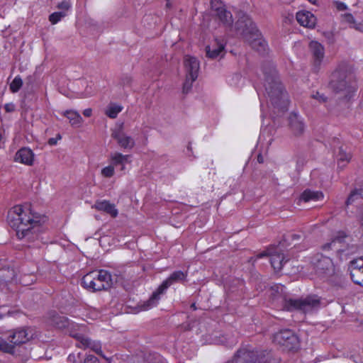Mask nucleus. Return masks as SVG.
Wrapping results in <instances>:
<instances>
[{
	"label": "nucleus",
	"instance_id": "obj_1",
	"mask_svg": "<svg viewBox=\"0 0 363 363\" xmlns=\"http://www.w3.org/2000/svg\"><path fill=\"white\" fill-rule=\"evenodd\" d=\"M7 222L19 240L30 242L40 238V215L33 212L30 203L11 208L8 212Z\"/></svg>",
	"mask_w": 363,
	"mask_h": 363
},
{
	"label": "nucleus",
	"instance_id": "obj_2",
	"mask_svg": "<svg viewBox=\"0 0 363 363\" xmlns=\"http://www.w3.org/2000/svg\"><path fill=\"white\" fill-rule=\"evenodd\" d=\"M329 86L338 95V99L349 102L357 89L352 67L345 62L339 64L330 75Z\"/></svg>",
	"mask_w": 363,
	"mask_h": 363
},
{
	"label": "nucleus",
	"instance_id": "obj_3",
	"mask_svg": "<svg viewBox=\"0 0 363 363\" xmlns=\"http://www.w3.org/2000/svg\"><path fill=\"white\" fill-rule=\"evenodd\" d=\"M48 322L50 325H54L60 329L67 328L69 335L76 340L75 345L84 350L90 349L99 355H102L101 345L98 341H94L82 333L85 326L76 325L71 323L65 316L58 315L53 311L49 313Z\"/></svg>",
	"mask_w": 363,
	"mask_h": 363
},
{
	"label": "nucleus",
	"instance_id": "obj_4",
	"mask_svg": "<svg viewBox=\"0 0 363 363\" xmlns=\"http://www.w3.org/2000/svg\"><path fill=\"white\" fill-rule=\"evenodd\" d=\"M263 73L264 87L271 104L274 107L284 111L288 106V97L279 81L277 70L272 65L268 64L263 67Z\"/></svg>",
	"mask_w": 363,
	"mask_h": 363
},
{
	"label": "nucleus",
	"instance_id": "obj_5",
	"mask_svg": "<svg viewBox=\"0 0 363 363\" xmlns=\"http://www.w3.org/2000/svg\"><path fill=\"white\" fill-rule=\"evenodd\" d=\"M188 272H183L181 270L172 272L169 277H167L157 289V291L154 292L150 298L141 303L139 307L140 311H147L157 306L160 300V294H163L170 286L175 283H184L186 281Z\"/></svg>",
	"mask_w": 363,
	"mask_h": 363
},
{
	"label": "nucleus",
	"instance_id": "obj_6",
	"mask_svg": "<svg viewBox=\"0 0 363 363\" xmlns=\"http://www.w3.org/2000/svg\"><path fill=\"white\" fill-rule=\"evenodd\" d=\"M82 285L92 291L106 290L112 285L111 275L103 269L92 271L82 277Z\"/></svg>",
	"mask_w": 363,
	"mask_h": 363
},
{
	"label": "nucleus",
	"instance_id": "obj_7",
	"mask_svg": "<svg viewBox=\"0 0 363 363\" xmlns=\"http://www.w3.org/2000/svg\"><path fill=\"white\" fill-rule=\"evenodd\" d=\"M324 250H334L346 255L353 254L358 250V246L352 236L344 232H338L330 242L323 246Z\"/></svg>",
	"mask_w": 363,
	"mask_h": 363
},
{
	"label": "nucleus",
	"instance_id": "obj_8",
	"mask_svg": "<svg viewBox=\"0 0 363 363\" xmlns=\"http://www.w3.org/2000/svg\"><path fill=\"white\" fill-rule=\"evenodd\" d=\"M320 305V298L316 295H310L306 298L285 300L284 307L287 311H300L308 313L318 309Z\"/></svg>",
	"mask_w": 363,
	"mask_h": 363
},
{
	"label": "nucleus",
	"instance_id": "obj_9",
	"mask_svg": "<svg viewBox=\"0 0 363 363\" xmlns=\"http://www.w3.org/2000/svg\"><path fill=\"white\" fill-rule=\"evenodd\" d=\"M311 264L315 274L320 278H326L334 273V264L332 259L321 253H318L312 257Z\"/></svg>",
	"mask_w": 363,
	"mask_h": 363
},
{
	"label": "nucleus",
	"instance_id": "obj_10",
	"mask_svg": "<svg viewBox=\"0 0 363 363\" xmlns=\"http://www.w3.org/2000/svg\"><path fill=\"white\" fill-rule=\"evenodd\" d=\"M273 342L282 347L285 350H297L299 347V339L297 335L289 329H283L273 335Z\"/></svg>",
	"mask_w": 363,
	"mask_h": 363
},
{
	"label": "nucleus",
	"instance_id": "obj_11",
	"mask_svg": "<svg viewBox=\"0 0 363 363\" xmlns=\"http://www.w3.org/2000/svg\"><path fill=\"white\" fill-rule=\"evenodd\" d=\"M268 358L264 351L239 350L228 363H266Z\"/></svg>",
	"mask_w": 363,
	"mask_h": 363
},
{
	"label": "nucleus",
	"instance_id": "obj_12",
	"mask_svg": "<svg viewBox=\"0 0 363 363\" xmlns=\"http://www.w3.org/2000/svg\"><path fill=\"white\" fill-rule=\"evenodd\" d=\"M184 67L186 77L183 85V92L186 94L191 90L193 82L198 77L199 62L196 58L186 55L184 57Z\"/></svg>",
	"mask_w": 363,
	"mask_h": 363
},
{
	"label": "nucleus",
	"instance_id": "obj_13",
	"mask_svg": "<svg viewBox=\"0 0 363 363\" xmlns=\"http://www.w3.org/2000/svg\"><path fill=\"white\" fill-rule=\"evenodd\" d=\"M308 49L311 55L313 70L318 72L323 62L325 48L319 42L312 40L309 43Z\"/></svg>",
	"mask_w": 363,
	"mask_h": 363
},
{
	"label": "nucleus",
	"instance_id": "obj_14",
	"mask_svg": "<svg viewBox=\"0 0 363 363\" xmlns=\"http://www.w3.org/2000/svg\"><path fill=\"white\" fill-rule=\"evenodd\" d=\"M111 137L123 149L130 150H132L135 145V141L134 138L125 133L123 124L111 130Z\"/></svg>",
	"mask_w": 363,
	"mask_h": 363
},
{
	"label": "nucleus",
	"instance_id": "obj_15",
	"mask_svg": "<svg viewBox=\"0 0 363 363\" xmlns=\"http://www.w3.org/2000/svg\"><path fill=\"white\" fill-rule=\"evenodd\" d=\"M256 28L255 23L246 15L240 16L235 24V29L238 34L242 35L244 39Z\"/></svg>",
	"mask_w": 363,
	"mask_h": 363
},
{
	"label": "nucleus",
	"instance_id": "obj_16",
	"mask_svg": "<svg viewBox=\"0 0 363 363\" xmlns=\"http://www.w3.org/2000/svg\"><path fill=\"white\" fill-rule=\"evenodd\" d=\"M245 40L250 44L252 49L257 52L264 53L266 51L267 44L257 28L251 32Z\"/></svg>",
	"mask_w": 363,
	"mask_h": 363
},
{
	"label": "nucleus",
	"instance_id": "obj_17",
	"mask_svg": "<svg viewBox=\"0 0 363 363\" xmlns=\"http://www.w3.org/2000/svg\"><path fill=\"white\" fill-rule=\"evenodd\" d=\"M349 269L352 281L363 286V257H359L350 262Z\"/></svg>",
	"mask_w": 363,
	"mask_h": 363
},
{
	"label": "nucleus",
	"instance_id": "obj_18",
	"mask_svg": "<svg viewBox=\"0 0 363 363\" xmlns=\"http://www.w3.org/2000/svg\"><path fill=\"white\" fill-rule=\"evenodd\" d=\"M264 256H270V262L272 267L275 271H280L288 260L284 259V255L277 250L272 252L271 250L267 249L266 251L259 253L257 257L262 258Z\"/></svg>",
	"mask_w": 363,
	"mask_h": 363
},
{
	"label": "nucleus",
	"instance_id": "obj_19",
	"mask_svg": "<svg viewBox=\"0 0 363 363\" xmlns=\"http://www.w3.org/2000/svg\"><path fill=\"white\" fill-rule=\"evenodd\" d=\"M34 333L31 328H18L10 336L11 342L15 345L23 344L33 338Z\"/></svg>",
	"mask_w": 363,
	"mask_h": 363
},
{
	"label": "nucleus",
	"instance_id": "obj_20",
	"mask_svg": "<svg viewBox=\"0 0 363 363\" xmlns=\"http://www.w3.org/2000/svg\"><path fill=\"white\" fill-rule=\"evenodd\" d=\"M225 46L223 40L216 38L211 45L206 46V56L211 59L223 57L225 55Z\"/></svg>",
	"mask_w": 363,
	"mask_h": 363
},
{
	"label": "nucleus",
	"instance_id": "obj_21",
	"mask_svg": "<svg viewBox=\"0 0 363 363\" xmlns=\"http://www.w3.org/2000/svg\"><path fill=\"white\" fill-rule=\"evenodd\" d=\"M296 18L301 26L309 28H313L316 23V18L310 11H298L296 13Z\"/></svg>",
	"mask_w": 363,
	"mask_h": 363
},
{
	"label": "nucleus",
	"instance_id": "obj_22",
	"mask_svg": "<svg viewBox=\"0 0 363 363\" xmlns=\"http://www.w3.org/2000/svg\"><path fill=\"white\" fill-rule=\"evenodd\" d=\"M289 121L290 128L294 135H299L303 133L305 125L301 117L298 114L291 113L289 118Z\"/></svg>",
	"mask_w": 363,
	"mask_h": 363
},
{
	"label": "nucleus",
	"instance_id": "obj_23",
	"mask_svg": "<svg viewBox=\"0 0 363 363\" xmlns=\"http://www.w3.org/2000/svg\"><path fill=\"white\" fill-rule=\"evenodd\" d=\"M214 15L225 27L232 29L233 23V16L225 6L216 9V12Z\"/></svg>",
	"mask_w": 363,
	"mask_h": 363
},
{
	"label": "nucleus",
	"instance_id": "obj_24",
	"mask_svg": "<svg viewBox=\"0 0 363 363\" xmlns=\"http://www.w3.org/2000/svg\"><path fill=\"white\" fill-rule=\"evenodd\" d=\"M34 159V154L29 148L23 147L20 149L15 155V161L26 165H32Z\"/></svg>",
	"mask_w": 363,
	"mask_h": 363
},
{
	"label": "nucleus",
	"instance_id": "obj_25",
	"mask_svg": "<svg viewBox=\"0 0 363 363\" xmlns=\"http://www.w3.org/2000/svg\"><path fill=\"white\" fill-rule=\"evenodd\" d=\"M130 156L128 155H123L116 152L111 155V162L113 167L121 166V170L123 171L125 168V164L130 162Z\"/></svg>",
	"mask_w": 363,
	"mask_h": 363
},
{
	"label": "nucleus",
	"instance_id": "obj_26",
	"mask_svg": "<svg viewBox=\"0 0 363 363\" xmlns=\"http://www.w3.org/2000/svg\"><path fill=\"white\" fill-rule=\"evenodd\" d=\"M93 207L98 211L110 214L113 218H116L118 215V210L115 208V206L106 200L96 201Z\"/></svg>",
	"mask_w": 363,
	"mask_h": 363
},
{
	"label": "nucleus",
	"instance_id": "obj_27",
	"mask_svg": "<svg viewBox=\"0 0 363 363\" xmlns=\"http://www.w3.org/2000/svg\"><path fill=\"white\" fill-rule=\"evenodd\" d=\"M323 194L320 191H312L311 189H306L301 195V200L308 201H317L323 199Z\"/></svg>",
	"mask_w": 363,
	"mask_h": 363
},
{
	"label": "nucleus",
	"instance_id": "obj_28",
	"mask_svg": "<svg viewBox=\"0 0 363 363\" xmlns=\"http://www.w3.org/2000/svg\"><path fill=\"white\" fill-rule=\"evenodd\" d=\"M62 114L67 118L72 126L79 127L83 121L82 116L76 111L67 110L64 111Z\"/></svg>",
	"mask_w": 363,
	"mask_h": 363
},
{
	"label": "nucleus",
	"instance_id": "obj_29",
	"mask_svg": "<svg viewBox=\"0 0 363 363\" xmlns=\"http://www.w3.org/2000/svg\"><path fill=\"white\" fill-rule=\"evenodd\" d=\"M337 157L339 167H343L350 161L352 158L350 152H347L346 150H345L342 146L338 147V153Z\"/></svg>",
	"mask_w": 363,
	"mask_h": 363
},
{
	"label": "nucleus",
	"instance_id": "obj_30",
	"mask_svg": "<svg viewBox=\"0 0 363 363\" xmlns=\"http://www.w3.org/2000/svg\"><path fill=\"white\" fill-rule=\"evenodd\" d=\"M123 107L118 104H110L106 111V114L111 118H116L122 111Z\"/></svg>",
	"mask_w": 363,
	"mask_h": 363
},
{
	"label": "nucleus",
	"instance_id": "obj_31",
	"mask_svg": "<svg viewBox=\"0 0 363 363\" xmlns=\"http://www.w3.org/2000/svg\"><path fill=\"white\" fill-rule=\"evenodd\" d=\"M358 197L363 199V186L359 189H356L350 193L346 201V204L347 206L352 204Z\"/></svg>",
	"mask_w": 363,
	"mask_h": 363
},
{
	"label": "nucleus",
	"instance_id": "obj_32",
	"mask_svg": "<svg viewBox=\"0 0 363 363\" xmlns=\"http://www.w3.org/2000/svg\"><path fill=\"white\" fill-rule=\"evenodd\" d=\"M15 345V344L11 342V339H9V342L6 340H1L0 342V350L6 353L13 354L14 352Z\"/></svg>",
	"mask_w": 363,
	"mask_h": 363
},
{
	"label": "nucleus",
	"instance_id": "obj_33",
	"mask_svg": "<svg viewBox=\"0 0 363 363\" xmlns=\"http://www.w3.org/2000/svg\"><path fill=\"white\" fill-rule=\"evenodd\" d=\"M23 85V80L20 76H16L10 84V89L13 93L18 92Z\"/></svg>",
	"mask_w": 363,
	"mask_h": 363
},
{
	"label": "nucleus",
	"instance_id": "obj_34",
	"mask_svg": "<svg viewBox=\"0 0 363 363\" xmlns=\"http://www.w3.org/2000/svg\"><path fill=\"white\" fill-rule=\"evenodd\" d=\"M66 15L67 14L65 11L54 12L50 15L49 21L52 23V24H56Z\"/></svg>",
	"mask_w": 363,
	"mask_h": 363
},
{
	"label": "nucleus",
	"instance_id": "obj_35",
	"mask_svg": "<svg viewBox=\"0 0 363 363\" xmlns=\"http://www.w3.org/2000/svg\"><path fill=\"white\" fill-rule=\"evenodd\" d=\"M341 18L343 22L348 23L350 28L351 26H354L356 24L355 19L353 15L350 13H345L342 14Z\"/></svg>",
	"mask_w": 363,
	"mask_h": 363
},
{
	"label": "nucleus",
	"instance_id": "obj_36",
	"mask_svg": "<svg viewBox=\"0 0 363 363\" xmlns=\"http://www.w3.org/2000/svg\"><path fill=\"white\" fill-rule=\"evenodd\" d=\"M82 359V357H81L80 352H77V354L72 353L67 357V360L70 363H81Z\"/></svg>",
	"mask_w": 363,
	"mask_h": 363
},
{
	"label": "nucleus",
	"instance_id": "obj_37",
	"mask_svg": "<svg viewBox=\"0 0 363 363\" xmlns=\"http://www.w3.org/2000/svg\"><path fill=\"white\" fill-rule=\"evenodd\" d=\"M101 174L105 177H111L114 174V167L112 164L102 169Z\"/></svg>",
	"mask_w": 363,
	"mask_h": 363
},
{
	"label": "nucleus",
	"instance_id": "obj_38",
	"mask_svg": "<svg viewBox=\"0 0 363 363\" xmlns=\"http://www.w3.org/2000/svg\"><path fill=\"white\" fill-rule=\"evenodd\" d=\"M311 98L315 99L319 103H325L327 101V96L319 91L314 92L311 94Z\"/></svg>",
	"mask_w": 363,
	"mask_h": 363
},
{
	"label": "nucleus",
	"instance_id": "obj_39",
	"mask_svg": "<svg viewBox=\"0 0 363 363\" xmlns=\"http://www.w3.org/2000/svg\"><path fill=\"white\" fill-rule=\"evenodd\" d=\"M72 6V4L69 1L64 0L57 4V9L62 10V11H68Z\"/></svg>",
	"mask_w": 363,
	"mask_h": 363
},
{
	"label": "nucleus",
	"instance_id": "obj_40",
	"mask_svg": "<svg viewBox=\"0 0 363 363\" xmlns=\"http://www.w3.org/2000/svg\"><path fill=\"white\" fill-rule=\"evenodd\" d=\"M333 4H334L335 8L337 9V10L339 11H346L348 9L347 6L342 1H334Z\"/></svg>",
	"mask_w": 363,
	"mask_h": 363
},
{
	"label": "nucleus",
	"instance_id": "obj_41",
	"mask_svg": "<svg viewBox=\"0 0 363 363\" xmlns=\"http://www.w3.org/2000/svg\"><path fill=\"white\" fill-rule=\"evenodd\" d=\"M84 363H99L98 359L93 355H88L84 359Z\"/></svg>",
	"mask_w": 363,
	"mask_h": 363
},
{
	"label": "nucleus",
	"instance_id": "obj_42",
	"mask_svg": "<svg viewBox=\"0 0 363 363\" xmlns=\"http://www.w3.org/2000/svg\"><path fill=\"white\" fill-rule=\"evenodd\" d=\"M94 94V89L91 86H87L84 97H89Z\"/></svg>",
	"mask_w": 363,
	"mask_h": 363
},
{
	"label": "nucleus",
	"instance_id": "obj_43",
	"mask_svg": "<svg viewBox=\"0 0 363 363\" xmlns=\"http://www.w3.org/2000/svg\"><path fill=\"white\" fill-rule=\"evenodd\" d=\"M351 28H354L357 30L361 31L363 33V22L357 23L354 26H351Z\"/></svg>",
	"mask_w": 363,
	"mask_h": 363
},
{
	"label": "nucleus",
	"instance_id": "obj_44",
	"mask_svg": "<svg viewBox=\"0 0 363 363\" xmlns=\"http://www.w3.org/2000/svg\"><path fill=\"white\" fill-rule=\"evenodd\" d=\"M211 9L214 12H216V9L218 8H223L225 6L223 4H218V3H216L215 5L211 2Z\"/></svg>",
	"mask_w": 363,
	"mask_h": 363
},
{
	"label": "nucleus",
	"instance_id": "obj_45",
	"mask_svg": "<svg viewBox=\"0 0 363 363\" xmlns=\"http://www.w3.org/2000/svg\"><path fill=\"white\" fill-rule=\"evenodd\" d=\"M60 138H61V137L60 135H58L57 138H50L48 140V143L50 145H55L57 144V140L60 139Z\"/></svg>",
	"mask_w": 363,
	"mask_h": 363
},
{
	"label": "nucleus",
	"instance_id": "obj_46",
	"mask_svg": "<svg viewBox=\"0 0 363 363\" xmlns=\"http://www.w3.org/2000/svg\"><path fill=\"white\" fill-rule=\"evenodd\" d=\"M304 164V160L303 159H298L296 162L297 169L299 171Z\"/></svg>",
	"mask_w": 363,
	"mask_h": 363
},
{
	"label": "nucleus",
	"instance_id": "obj_47",
	"mask_svg": "<svg viewBox=\"0 0 363 363\" xmlns=\"http://www.w3.org/2000/svg\"><path fill=\"white\" fill-rule=\"evenodd\" d=\"M83 114L86 117H90L92 114L91 108H86L83 111Z\"/></svg>",
	"mask_w": 363,
	"mask_h": 363
},
{
	"label": "nucleus",
	"instance_id": "obj_48",
	"mask_svg": "<svg viewBox=\"0 0 363 363\" xmlns=\"http://www.w3.org/2000/svg\"><path fill=\"white\" fill-rule=\"evenodd\" d=\"M5 109L6 111L10 112L13 110V106L10 104H6L5 105Z\"/></svg>",
	"mask_w": 363,
	"mask_h": 363
},
{
	"label": "nucleus",
	"instance_id": "obj_49",
	"mask_svg": "<svg viewBox=\"0 0 363 363\" xmlns=\"http://www.w3.org/2000/svg\"><path fill=\"white\" fill-rule=\"evenodd\" d=\"M257 162L259 163H263L264 162V158H263L262 155H260V154L257 156Z\"/></svg>",
	"mask_w": 363,
	"mask_h": 363
},
{
	"label": "nucleus",
	"instance_id": "obj_50",
	"mask_svg": "<svg viewBox=\"0 0 363 363\" xmlns=\"http://www.w3.org/2000/svg\"><path fill=\"white\" fill-rule=\"evenodd\" d=\"M301 235H298V234H293L292 235V238L293 240H299L301 238Z\"/></svg>",
	"mask_w": 363,
	"mask_h": 363
},
{
	"label": "nucleus",
	"instance_id": "obj_51",
	"mask_svg": "<svg viewBox=\"0 0 363 363\" xmlns=\"http://www.w3.org/2000/svg\"><path fill=\"white\" fill-rule=\"evenodd\" d=\"M211 2L215 5L216 3H218V4H223L221 0H211Z\"/></svg>",
	"mask_w": 363,
	"mask_h": 363
},
{
	"label": "nucleus",
	"instance_id": "obj_52",
	"mask_svg": "<svg viewBox=\"0 0 363 363\" xmlns=\"http://www.w3.org/2000/svg\"><path fill=\"white\" fill-rule=\"evenodd\" d=\"M233 78H235L237 80H240L241 76L240 74H235V76Z\"/></svg>",
	"mask_w": 363,
	"mask_h": 363
},
{
	"label": "nucleus",
	"instance_id": "obj_53",
	"mask_svg": "<svg viewBox=\"0 0 363 363\" xmlns=\"http://www.w3.org/2000/svg\"><path fill=\"white\" fill-rule=\"evenodd\" d=\"M310 3L316 5L317 4V0H308Z\"/></svg>",
	"mask_w": 363,
	"mask_h": 363
},
{
	"label": "nucleus",
	"instance_id": "obj_54",
	"mask_svg": "<svg viewBox=\"0 0 363 363\" xmlns=\"http://www.w3.org/2000/svg\"><path fill=\"white\" fill-rule=\"evenodd\" d=\"M5 315H6L5 313L0 311V320L4 318Z\"/></svg>",
	"mask_w": 363,
	"mask_h": 363
},
{
	"label": "nucleus",
	"instance_id": "obj_55",
	"mask_svg": "<svg viewBox=\"0 0 363 363\" xmlns=\"http://www.w3.org/2000/svg\"><path fill=\"white\" fill-rule=\"evenodd\" d=\"M191 308H193L194 310H196V304L195 303H192L191 305Z\"/></svg>",
	"mask_w": 363,
	"mask_h": 363
},
{
	"label": "nucleus",
	"instance_id": "obj_56",
	"mask_svg": "<svg viewBox=\"0 0 363 363\" xmlns=\"http://www.w3.org/2000/svg\"><path fill=\"white\" fill-rule=\"evenodd\" d=\"M213 342L216 343V344H218V343H220V342H223V341H220V340H213Z\"/></svg>",
	"mask_w": 363,
	"mask_h": 363
},
{
	"label": "nucleus",
	"instance_id": "obj_57",
	"mask_svg": "<svg viewBox=\"0 0 363 363\" xmlns=\"http://www.w3.org/2000/svg\"><path fill=\"white\" fill-rule=\"evenodd\" d=\"M167 7L170 6V4H169V3H167Z\"/></svg>",
	"mask_w": 363,
	"mask_h": 363
},
{
	"label": "nucleus",
	"instance_id": "obj_58",
	"mask_svg": "<svg viewBox=\"0 0 363 363\" xmlns=\"http://www.w3.org/2000/svg\"><path fill=\"white\" fill-rule=\"evenodd\" d=\"M167 1H169V0H167Z\"/></svg>",
	"mask_w": 363,
	"mask_h": 363
}]
</instances>
